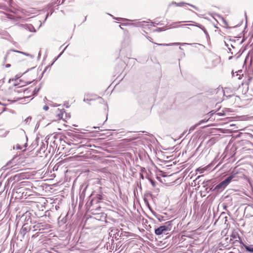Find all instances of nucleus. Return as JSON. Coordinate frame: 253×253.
Returning <instances> with one entry per match:
<instances>
[{
  "mask_svg": "<svg viewBox=\"0 0 253 253\" xmlns=\"http://www.w3.org/2000/svg\"><path fill=\"white\" fill-rule=\"evenodd\" d=\"M171 221H168L165 223V225L155 229V233L157 235H161L162 234H167L168 232L171 229Z\"/></svg>",
  "mask_w": 253,
  "mask_h": 253,
  "instance_id": "f257e3e1",
  "label": "nucleus"
},
{
  "mask_svg": "<svg viewBox=\"0 0 253 253\" xmlns=\"http://www.w3.org/2000/svg\"><path fill=\"white\" fill-rule=\"evenodd\" d=\"M96 99H98L99 103H102L104 102V100L101 97L97 96L96 95H91L88 94L85 95L84 99V101L88 103V101L94 100Z\"/></svg>",
  "mask_w": 253,
  "mask_h": 253,
  "instance_id": "f03ea898",
  "label": "nucleus"
},
{
  "mask_svg": "<svg viewBox=\"0 0 253 253\" xmlns=\"http://www.w3.org/2000/svg\"><path fill=\"white\" fill-rule=\"evenodd\" d=\"M46 146L47 144L46 145L45 143L42 142L40 146V148L37 152L39 154L40 157H42V154L45 153L46 149Z\"/></svg>",
  "mask_w": 253,
  "mask_h": 253,
  "instance_id": "7ed1b4c3",
  "label": "nucleus"
},
{
  "mask_svg": "<svg viewBox=\"0 0 253 253\" xmlns=\"http://www.w3.org/2000/svg\"><path fill=\"white\" fill-rule=\"evenodd\" d=\"M175 5L177 6H182L185 4L186 5H188L190 6H191L192 7H193L194 8L196 9H197V7L196 6H195V5H192V4H189V3H185V2H179V3H177L176 2H174V1H172L171 3H170L169 5V6H171V5Z\"/></svg>",
  "mask_w": 253,
  "mask_h": 253,
  "instance_id": "20e7f679",
  "label": "nucleus"
},
{
  "mask_svg": "<svg viewBox=\"0 0 253 253\" xmlns=\"http://www.w3.org/2000/svg\"><path fill=\"white\" fill-rule=\"evenodd\" d=\"M20 27L24 28L26 30H29L30 32H36V30L34 27L31 25L27 24H20L18 25Z\"/></svg>",
  "mask_w": 253,
  "mask_h": 253,
  "instance_id": "39448f33",
  "label": "nucleus"
},
{
  "mask_svg": "<svg viewBox=\"0 0 253 253\" xmlns=\"http://www.w3.org/2000/svg\"><path fill=\"white\" fill-rule=\"evenodd\" d=\"M236 173L232 174L222 181L226 186L231 182V180L235 178Z\"/></svg>",
  "mask_w": 253,
  "mask_h": 253,
  "instance_id": "423d86ee",
  "label": "nucleus"
},
{
  "mask_svg": "<svg viewBox=\"0 0 253 253\" xmlns=\"http://www.w3.org/2000/svg\"><path fill=\"white\" fill-rule=\"evenodd\" d=\"M64 113L65 111L64 109L58 108L56 111L57 119L59 120L62 119Z\"/></svg>",
  "mask_w": 253,
  "mask_h": 253,
  "instance_id": "0eeeda50",
  "label": "nucleus"
},
{
  "mask_svg": "<svg viewBox=\"0 0 253 253\" xmlns=\"http://www.w3.org/2000/svg\"><path fill=\"white\" fill-rule=\"evenodd\" d=\"M14 92L17 93H21L23 92L24 94H27L28 89L23 88L21 86H18L14 90Z\"/></svg>",
  "mask_w": 253,
  "mask_h": 253,
  "instance_id": "6e6552de",
  "label": "nucleus"
},
{
  "mask_svg": "<svg viewBox=\"0 0 253 253\" xmlns=\"http://www.w3.org/2000/svg\"><path fill=\"white\" fill-rule=\"evenodd\" d=\"M131 25H134V23H131ZM135 25L138 27H142L144 28L149 25V22L146 21L138 22L136 24H135Z\"/></svg>",
  "mask_w": 253,
  "mask_h": 253,
  "instance_id": "1a4fd4ad",
  "label": "nucleus"
},
{
  "mask_svg": "<svg viewBox=\"0 0 253 253\" xmlns=\"http://www.w3.org/2000/svg\"><path fill=\"white\" fill-rule=\"evenodd\" d=\"M207 121V120L206 121L205 120H202L200 121L198 124H196L195 126H192L189 128V132H191L192 131H193L197 126H199L200 125H201V124H202L203 123L206 122Z\"/></svg>",
  "mask_w": 253,
  "mask_h": 253,
  "instance_id": "9d476101",
  "label": "nucleus"
},
{
  "mask_svg": "<svg viewBox=\"0 0 253 253\" xmlns=\"http://www.w3.org/2000/svg\"><path fill=\"white\" fill-rule=\"evenodd\" d=\"M226 187V186L225 185L223 182L222 181L215 187L214 189L217 190H219L220 189H224Z\"/></svg>",
  "mask_w": 253,
  "mask_h": 253,
  "instance_id": "9b49d317",
  "label": "nucleus"
},
{
  "mask_svg": "<svg viewBox=\"0 0 253 253\" xmlns=\"http://www.w3.org/2000/svg\"><path fill=\"white\" fill-rule=\"evenodd\" d=\"M27 143H25L24 145H20L19 144H17L15 146H14V149H16L17 150H22L23 148H25L27 147Z\"/></svg>",
  "mask_w": 253,
  "mask_h": 253,
  "instance_id": "f8f14e48",
  "label": "nucleus"
},
{
  "mask_svg": "<svg viewBox=\"0 0 253 253\" xmlns=\"http://www.w3.org/2000/svg\"><path fill=\"white\" fill-rule=\"evenodd\" d=\"M116 233H118V229H113L111 230V231L109 233V235L111 237L112 236V237L114 238H117V236H114L115 235H116Z\"/></svg>",
  "mask_w": 253,
  "mask_h": 253,
  "instance_id": "ddd939ff",
  "label": "nucleus"
},
{
  "mask_svg": "<svg viewBox=\"0 0 253 253\" xmlns=\"http://www.w3.org/2000/svg\"><path fill=\"white\" fill-rule=\"evenodd\" d=\"M245 247L247 251L253 252V245H245Z\"/></svg>",
  "mask_w": 253,
  "mask_h": 253,
  "instance_id": "4468645a",
  "label": "nucleus"
},
{
  "mask_svg": "<svg viewBox=\"0 0 253 253\" xmlns=\"http://www.w3.org/2000/svg\"><path fill=\"white\" fill-rule=\"evenodd\" d=\"M14 52H18V53H21L23 55H25L27 56H29L31 58H34V56L33 55H31L29 53H26V52H22V51H18V50H14Z\"/></svg>",
  "mask_w": 253,
  "mask_h": 253,
  "instance_id": "2eb2a0df",
  "label": "nucleus"
},
{
  "mask_svg": "<svg viewBox=\"0 0 253 253\" xmlns=\"http://www.w3.org/2000/svg\"><path fill=\"white\" fill-rule=\"evenodd\" d=\"M195 26L200 28L201 29H202L204 32V33H205V34L206 35H208V32L207 31V30H206V29L205 28V27L204 26H203L202 25H201L199 24H197L196 25H195Z\"/></svg>",
  "mask_w": 253,
  "mask_h": 253,
  "instance_id": "dca6fc26",
  "label": "nucleus"
},
{
  "mask_svg": "<svg viewBox=\"0 0 253 253\" xmlns=\"http://www.w3.org/2000/svg\"><path fill=\"white\" fill-rule=\"evenodd\" d=\"M230 237H231L230 241H231L233 239H236L238 237L237 232H235V231L233 232L231 234Z\"/></svg>",
  "mask_w": 253,
  "mask_h": 253,
  "instance_id": "f3484780",
  "label": "nucleus"
},
{
  "mask_svg": "<svg viewBox=\"0 0 253 253\" xmlns=\"http://www.w3.org/2000/svg\"><path fill=\"white\" fill-rule=\"evenodd\" d=\"M158 45H163V46H169V45H178V44H180V43H179V42H175V43H169V44H167V43H165V44H158V43H156Z\"/></svg>",
  "mask_w": 253,
  "mask_h": 253,
  "instance_id": "a211bd4d",
  "label": "nucleus"
},
{
  "mask_svg": "<svg viewBox=\"0 0 253 253\" xmlns=\"http://www.w3.org/2000/svg\"><path fill=\"white\" fill-rule=\"evenodd\" d=\"M26 228L22 227L20 231L19 234L20 235H21L22 236H24L25 235V234H26Z\"/></svg>",
  "mask_w": 253,
  "mask_h": 253,
  "instance_id": "6ab92c4d",
  "label": "nucleus"
},
{
  "mask_svg": "<svg viewBox=\"0 0 253 253\" xmlns=\"http://www.w3.org/2000/svg\"><path fill=\"white\" fill-rule=\"evenodd\" d=\"M187 25L193 26L194 25H193V24H184V25H177V26H173L172 28H178V27H183V26H187Z\"/></svg>",
  "mask_w": 253,
  "mask_h": 253,
  "instance_id": "aec40b11",
  "label": "nucleus"
},
{
  "mask_svg": "<svg viewBox=\"0 0 253 253\" xmlns=\"http://www.w3.org/2000/svg\"><path fill=\"white\" fill-rule=\"evenodd\" d=\"M40 89V87L38 88H35L34 89V90L33 91V94L35 95V94H37L38 93V92H39V90Z\"/></svg>",
  "mask_w": 253,
  "mask_h": 253,
  "instance_id": "412c9836",
  "label": "nucleus"
},
{
  "mask_svg": "<svg viewBox=\"0 0 253 253\" xmlns=\"http://www.w3.org/2000/svg\"><path fill=\"white\" fill-rule=\"evenodd\" d=\"M67 46H68V45H67V46H66L64 48V49H63V51H62V52L59 54V55H58V57H57V58L59 57H60V56L63 54V52H64V50L66 49V48L67 47Z\"/></svg>",
  "mask_w": 253,
  "mask_h": 253,
  "instance_id": "4be33fe9",
  "label": "nucleus"
},
{
  "mask_svg": "<svg viewBox=\"0 0 253 253\" xmlns=\"http://www.w3.org/2000/svg\"><path fill=\"white\" fill-rule=\"evenodd\" d=\"M43 109L44 111H47V110H48V107L47 105H45L44 106H43Z\"/></svg>",
  "mask_w": 253,
  "mask_h": 253,
  "instance_id": "5701e85b",
  "label": "nucleus"
},
{
  "mask_svg": "<svg viewBox=\"0 0 253 253\" xmlns=\"http://www.w3.org/2000/svg\"><path fill=\"white\" fill-rule=\"evenodd\" d=\"M116 19L119 20V21H126V20H127L126 19H123V18H116Z\"/></svg>",
  "mask_w": 253,
  "mask_h": 253,
  "instance_id": "b1692460",
  "label": "nucleus"
},
{
  "mask_svg": "<svg viewBox=\"0 0 253 253\" xmlns=\"http://www.w3.org/2000/svg\"><path fill=\"white\" fill-rule=\"evenodd\" d=\"M184 22V21H178V22H175L172 23V25L178 24V23H181Z\"/></svg>",
  "mask_w": 253,
  "mask_h": 253,
  "instance_id": "393cba45",
  "label": "nucleus"
},
{
  "mask_svg": "<svg viewBox=\"0 0 253 253\" xmlns=\"http://www.w3.org/2000/svg\"><path fill=\"white\" fill-rule=\"evenodd\" d=\"M214 62H216V63H219V59L217 58L215 60Z\"/></svg>",
  "mask_w": 253,
  "mask_h": 253,
  "instance_id": "a878e982",
  "label": "nucleus"
},
{
  "mask_svg": "<svg viewBox=\"0 0 253 253\" xmlns=\"http://www.w3.org/2000/svg\"><path fill=\"white\" fill-rule=\"evenodd\" d=\"M147 38L150 42H152V39L151 38L148 37Z\"/></svg>",
  "mask_w": 253,
  "mask_h": 253,
  "instance_id": "bb28decb",
  "label": "nucleus"
},
{
  "mask_svg": "<svg viewBox=\"0 0 253 253\" xmlns=\"http://www.w3.org/2000/svg\"><path fill=\"white\" fill-rule=\"evenodd\" d=\"M155 31H157V32H160L161 31V29L160 28H158L156 30H155Z\"/></svg>",
  "mask_w": 253,
  "mask_h": 253,
  "instance_id": "cd10ccee",
  "label": "nucleus"
},
{
  "mask_svg": "<svg viewBox=\"0 0 253 253\" xmlns=\"http://www.w3.org/2000/svg\"><path fill=\"white\" fill-rule=\"evenodd\" d=\"M119 232H120V231L118 230V233H116V236H117V237H119V236H120V235H119ZM114 236H115V235Z\"/></svg>",
  "mask_w": 253,
  "mask_h": 253,
  "instance_id": "c85d7f7f",
  "label": "nucleus"
},
{
  "mask_svg": "<svg viewBox=\"0 0 253 253\" xmlns=\"http://www.w3.org/2000/svg\"><path fill=\"white\" fill-rule=\"evenodd\" d=\"M30 96H24L23 97V98L24 99H28L29 98Z\"/></svg>",
  "mask_w": 253,
  "mask_h": 253,
  "instance_id": "c756f323",
  "label": "nucleus"
},
{
  "mask_svg": "<svg viewBox=\"0 0 253 253\" xmlns=\"http://www.w3.org/2000/svg\"><path fill=\"white\" fill-rule=\"evenodd\" d=\"M106 245H107V249H108V248L109 246H110V243H107Z\"/></svg>",
  "mask_w": 253,
  "mask_h": 253,
  "instance_id": "7c9ffc66",
  "label": "nucleus"
},
{
  "mask_svg": "<svg viewBox=\"0 0 253 253\" xmlns=\"http://www.w3.org/2000/svg\"><path fill=\"white\" fill-rule=\"evenodd\" d=\"M181 44L184 45V44H191L190 43H181Z\"/></svg>",
  "mask_w": 253,
  "mask_h": 253,
  "instance_id": "2f4dec72",
  "label": "nucleus"
},
{
  "mask_svg": "<svg viewBox=\"0 0 253 253\" xmlns=\"http://www.w3.org/2000/svg\"><path fill=\"white\" fill-rule=\"evenodd\" d=\"M112 246H111V247L110 248L109 252H112Z\"/></svg>",
  "mask_w": 253,
  "mask_h": 253,
  "instance_id": "473e14b6",
  "label": "nucleus"
},
{
  "mask_svg": "<svg viewBox=\"0 0 253 253\" xmlns=\"http://www.w3.org/2000/svg\"><path fill=\"white\" fill-rule=\"evenodd\" d=\"M112 246H111V247L110 248L109 252H112Z\"/></svg>",
  "mask_w": 253,
  "mask_h": 253,
  "instance_id": "72a5a7b5",
  "label": "nucleus"
},
{
  "mask_svg": "<svg viewBox=\"0 0 253 253\" xmlns=\"http://www.w3.org/2000/svg\"><path fill=\"white\" fill-rule=\"evenodd\" d=\"M141 177L142 179L144 178L143 175L142 174H141Z\"/></svg>",
  "mask_w": 253,
  "mask_h": 253,
  "instance_id": "f704fd0d",
  "label": "nucleus"
},
{
  "mask_svg": "<svg viewBox=\"0 0 253 253\" xmlns=\"http://www.w3.org/2000/svg\"><path fill=\"white\" fill-rule=\"evenodd\" d=\"M151 183H152V184L153 185H154V181H151Z\"/></svg>",
  "mask_w": 253,
  "mask_h": 253,
  "instance_id": "c9c22d12",
  "label": "nucleus"
},
{
  "mask_svg": "<svg viewBox=\"0 0 253 253\" xmlns=\"http://www.w3.org/2000/svg\"><path fill=\"white\" fill-rule=\"evenodd\" d=\"M10 64H7V65H6V67H10Z\"/></svg>",
  "mask_w": 253,
  "mask_h": 253,
  "instance_id": "e433bc0d",
  "label": "nucleus"
},
{
  "mask_svg": "<svg viewBox=\"0 0 253 253\" xmlns=\"http://www.w3.org/2000/svg\"><path fill=\"white\" fill-rule=\"evenodd\" d=\"M98 248H99V247H98V246H97V247L94 249V250H97Z\"/></svg>",
  "mask_w": 253,
  "mask_h": 253,
  "instance_id": "4c0bfd02",
  "label": "nucleus"
},
{
  "mask_svg": "<svg viewBox=\"0 0 253 253\" xmlns=\"http://www.w3.org/2000/svg\"><path fill=\"white\" fill-rule=\"evenodd\" d=\"M47 16H48V15H46V17H45V20H46L47 19Z\"/></svg>",
  "mask_w": 253,
  "mask_h": 253,
  "instance_id": "58836bf2",
  "label": "nucleus"
},
{
  "mask_svg": "<svg viewBox=\"0 0 253 253\" xmlns=\"http://www.w3.org/2000/svg\"><path fill=\"white\" fill-rule=\"evenodd\" d=\"M150 23H151V24H150L151 25H152L153 24V22H150Z\"/></svg>",
  "mask_w": 253,
  "mask_h": 253,
  "instance_id": "ea45409f",
  "label": "nucleus"
},
{
  "mask_svg": "<svg viewBox=\"0 0 253 253\" xmlns=\"http://www.w3.org/2000/svg\"><path fill=\"white\" fill-rule=\"evenodd\" d=\"M42 224V223H40V225H41V224ZM41 227V226H40V225H39V227Z\"/></svg>",
  "mask_w": 253,
  "mask_h": 253,
  "instance_id": "a19ab883",
  "label": "nucleus"
},
{
  "mask_svg": "<svg viewBox=\"0 0 253 253\" xmlns=\"http://www.w3.org/2000/svg\"><path fill=\"white\" fill-rule=\"evenodd\" d=\"M229 253H233L232 252H230Z\"/></svg>",
  "mask_w": 253,
  "mask_h": 253,
  "instance_id": "79ce46f5",
  "label": "nucleus"
},
{
  "mask_svg": "<svg viewBox=\"0 0 253 253\" xmlns=\"http://www.w3.org/2000/svg\"><path fill=\"white\" fill-rule=\"evenodd\" d=\"M120 27L121 28H122L121 25H120Z\"/></svg>",
  "mask_w": 253,
  "mask_h": 253,
  "instance_id": "37998d69",
  "label": "nucleus"
},
{
  "mask_svg": "<svg viewBox=\"0 0 253 253\" xmlns=\"http://www.w3.org/2000/svg\"><path fill=\"white\" fill-rule=\"evenodd\" d=\"M60 105H56V106H60Z\"/></svg>",
  "mask_w": 253,
  "mask_h": 253,
  "instance_id": "c03bdc74",
  "label": "nucleus"
}]
</instances>
